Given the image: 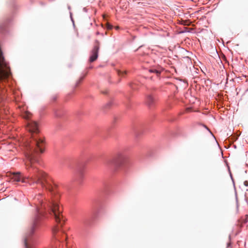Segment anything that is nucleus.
Returning a JSON list of instances; mask_svg holds the SVG:
<instances>
[{
    "instance_id": "423d86ee",
    "label": "nucleus",
    "mask_w": 248,
    "mask_h": 248,
    "mask_svg": "<svg viewBox=\"0 0 248 248\" xmlns=\"http://www.w3.org/2000/svg\"><path fill=\"white\" fill-rule=\"evenodd\" d=\"M36 226V223L35 222H34L33 223V224L32 225L28 233L27 234V235L25 237L24 244H25V246L26 247V248H28V245L29 237L33 234Z\"/></svg>"
},
{
    "instance_id": "7ed1b4c3",
    "label": "nucleus",
    "mask_w": 248,
    "mask_h": 248,
    "mask_svg": "<svg viewBox=\"0 0 248 248\" xmlns=\"http://www.w3.org/2000/svg\"><path fill=\"white\" fill-rule=\"evenodd\" d=\"M124 161V156L123 152H119L116 153L112 159L108 160L106 165L108 166H111L114 171H118L121 169L123 167Z\"/></svg>"
},
{
    "instance_id": "f257e3e1",
    "label": "nucleus",
    "mask_w": 248,
    "mask_h": 248,
    "mask_svg": "<svg viewBox=\"0 0 248 248\" xmlns=\"http://www.w3.org/2000/svg\"><path fill=\"white\" fill-rule=\"evenodd\" d=\"M28 126L29 131L31 133V140L27 146L26 158L24 162L26 169L30 175L22 179V183H28L30 185L39 184L52 194H55L57 184L34 165V163L38 162V155L44 152V138L39 134L38 125L36 122H30Z\"/></svg>"
},
{
    "instance_id": "20e7f679",
    "label": "nucleus",
    "mask_w": 248,
    "mask_h": 248,
    "mask_svg": "<svg viewBox=\"0 0 248 248\" xmlns=\"http://www.w3.org/2000/svg\"><path fill=\"white\" fill-rule=\"evenodd\" d=\"M99 48L100 43L98 41L96 40L94 43L93 48L91 52V56L89 59L90 62L95 61L97 59Z\"/></svg>"
},
{
    "instance_id": "f8f14e48",
    "label": "nucleus",
    "mask_w": 248,
    "mask_h": 248,
    "mask_svg": "<svg viewBox=\"0 0 248 248\" xmlns=\"http://www.w3.org/2000/svg\"><path fill=\"white\" fill-rule=\"evenodd\" d=\"M245 183V185L246 186H247L248 185V182L246 181V182H245V183Z\"/></svg>"
},
{
    "instance_id": "0eeeda50",
    "label": "nucleus",
    "mask_w": 248,
    "mask_h": 248,
    "mask_svg": "<svg viewBox=\"0 0 248 248\" xmlns=\"http://www.w3.org/2000/svg\"><path fill=\"white\" fill-rule=\"evenodd\" d=\"M25 177V176L22 175L20 172L13 173L11 175V178L16 182L21 181L22 182V179Z\"/></svg>"
},
{
    "instance_id": "1a4fd4ad",
    "label": "nucleus",
    "mask_w": 248,
    "mask_h": 248,
    "mask_svg": "<svg viewBox=\"0 0 248 248\" xmlns=\"http://www.w3.org/2000/svg\"><path fill=\"white\" fill-rule=\"evenodd\" d=\"M31 114L28 112H24V113L23 114V117L25 118V119H29L30 118V116Z\"/></svg>"
},
{
    "instance_id": "9d476101",
    "label": "nucleus",
    "mask_w": 248,
    "mask_h": 248,
    "mask_svg": "<svg viewBox=\"0 0 248 248\" xmlns=\"http://www.w3.org/2000/svg\"><path fill=\"white\" fill-rule=\"evenodd\" d=\"M244 222L246 223L248 221V215H246L245 217V218L244 219Z\"/></svg>"
},
{
    "instance_id": "39448f33",
    "label": "nucleus",
    "mask_w": 248,
    "mask_h": 248,
    "mask_svg": "<svg viewBox=\"0 0 248 248\" xmlns=\"http://www.w3.org/2000/svg\"><path fill=\"white\" fill-rule=\"evenodd\" d=\"M156 101V98L152 95H147L146 97L145 104L150 108H153L155 107Z\"/></svg>"
},
{
    "instance_id": "9b49d317",
    "label": "nucleus",
    "mask_w": 248,
    "mask_h": 248,
    "mask_svg": "<svg viewBox=\"0 0 248 248\" xmlns=\"http://www.w3.org/2000/svg\"><path fill=\"white\" fill-rule=\"evenodd\" d=\"M107 28L108 29H110L112 28V26L111 25L109 24L108 23L107 24Z\"/></svg>"
},
{
    "instance_id": "ddd939ff",
    "label": "nucleus",
    "mask_w": 248,
    "mask_h": 248,
    "mask_svg": "<svg viewBox=\"0 0 248 248\" xmlns=\"http://www.w3.org/2000/svg\"><path fill=\"white\" fill-rule=\"evenodd\" d=\"M82 80V78H81V79H80V80H79V81H78V82L77 83V85H78V84L79 83V82H80V80Z\"/></svg>"
},
{
    "instance_id": "6e6552de",
    "label": "nucleus",
    "mask_w": 248,
    "mask_h": 248,
    "mask_svg": "<svg viewBox=\"0 0 248 248\" xmlns=\"http://www.w3.org/2000/svg\"><path fill=\"white\" fill-rule=\"evenodd\" d=\"M149 71L151 73H155L157 76H158L160 74V71L156 70L155 68L151 69L149 70Z\"/></svg>"
},
{
    "instance_id": "f03ea898",
    "label": "nucleus",
    "mask_w": 248,
    "mask_h": 248,
    "mask_svg": "<svg viewBox=\"0 0 248 248\" xmlns=\"http://www.w3.org/2000/svg\"><path fill=\"white\" fill-rule=\"evenodd\" d=\"M44 206L51 215L54 216L55 221L58 223V225L53 229L54 238L60 242L62 241L63 240H66L67 237L64 234V232L60 230V228L64 224L65 221L63 219L62 211L60 210L58 202L52 199L51 201H49L46 203Z\"/></svg>"
}]
</instances>
